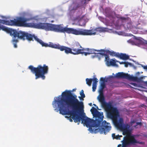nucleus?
Returning a JSON list of instances; mask_svg holds the SVG:
<instances>
[{
    "mask_svg": "<svg viewBox=\"0 0 147 147\" xmlns=\"http://www.w3.org/2000/svg\"><path fill=\"white\" fill-rule=\"evenodd\" d=\"M15 30L12 29L11 30V31L12 32L11 33V32H8L7 33L10 34V35L12 36H13V39L12 40V42L13 43V44L14 47L15 48H16L17 47V45H16V43L17 42H18V39L19 38H18V36H14V34L13 33V31Z\"/></svg>",
    "mask_w": 147,
    "mask_h": 147,
    "instance_id": "nucleus-16",
    "label": "nucleus"
},
{
    "mask_svg": "<svg viewBox=\"0 0 147 147\" xmlns=\"http://www.w3.org/2000/svg\"><path fill=\"white\" fill-rule=\"evenodd\" d=\"M105 61H106V64H107V63H108V61L109 62V56L107 54L105 56Z\"/></svg>",
    "mask_w": 147,
    "mask_h": 147,
    "instance_id": "nucleus-27",
    "label": "nucleus"
},
{
    "mask_svg": "<svg viewBox=\"0 0 147 147\" xmlns=\"http://www.w3.org/2000/svg\"><path fill=\"white\" fill-rule=\"evenodd\" d=\"M104 89L99 88V92L100 94V95L103 94V90Z\"/></svg>",
    "mask_w": 147,
    "mask_h": 147,
    "instance_id": "nucleus-34",
    "label": "nucleus"
},
{
    "mask_svg": "<svg viewBox=\"0 0 147 147\" xmlns=\"http://www.w3.org/2000/svg\"><path fill=\"white\" fill-rule=\"evenodd\" d=\"M117 57L120 58L121 57V54H119V53H115V56Z\"/></svg>",
    "mask_w": 147,
    "mask_h": 147,
    "instance_id": "nucleus-35",
    "label": "nucleus"
},
{
    "mask_svg": "<svg viewBox=\"0 0 147 147\" xmlns=\"http://www.w3.org/2000/svg\"><path fill=\"white\" fill-rule=\"evenodd\" d=\"M124 66L125 67H127L128 65H131V63H129L128 62H125V63L124 64Z\"/></svg>",
    "mask_w": 147,
    "mask_h": 147,
    "instance_id": "nucleus-32",
    "label": "nucleus"
},
{
    "mask_svg": "<svg viewBox=\"0 0 147 147\" xmlns=\"http://www.w3.org/2000/svg\"><path fill=\"white\" fill-rule=\"evenodd\" d=\"M124 26L125 28L128 29H131L133 28L131 22L125 24Z\"/></svg>",
    "mask_w": 147,
    "mask_h": 147,
    "instance_id": "nucleus-18",
    "label": "nucleus"
},
{
    "mask_svg": "<svg viewBox=\"0 0 147 147\" xmlns=\"http://www.w3.org/2000/svg\"><path fill=\"white\" fill-rule=\"evenodd\" d=\"M100 83H105V82H107V80H105V79L101 77L100 78Z\"/></svg>",
    "mask_w": 147,
    "mask_h": 147,
    "instance_id": "nucleus-28",
    "label": "nucleus"
},
{
    "mask_svg": "<svg viewBox=\"0 0 147 147\" xmlns=\"http://www.w3.org/2000/svg\"><path fill=\"white\" fill-rule=\"evenodd\" d=\"M144 84L147 86V81L145 82Z\"/></svg>",
    "mask_w": 147,
    "mask_h": 147,
    "instance_id": "nucleus-44",
    "label": "nucleus"
},
{
    "mask_svg": "<svg viewBox=\"0 0 147 147\" xmlns=\"http://www.w3.org/2000/svg\"><path fill=\"white\" fill-rule=\"evenodd\" d=\"M80 94L81 96H79L78 98L81 100H84L83 98L85 97V96L84 93V90H81Z\"/></svg>",
    "mask_w": 147,
    "mask_h": 147,
    "instance_id": "nucleus-21",
    "label": "nucleus"
},
{
    "mask_svg": "<svg viewBox=\"0 0 147 147\" xmlns=\"http://www.w3.org/2000/svg\"><path fill=\"white\" fill-rule=\"evenodd\" d=\"M75 90H75V89H73L72 90V91H75Z\"/></svg>",
    "mask_w": 147,
    "mask_h": 147,
    "instance_id": "nucleus-47",
    "label": "nucleus"
},
{
    "mask_svg": "<svg viewBox=\"0 0 147 147\" xmlns=\"http://www.w3.org/2000/svg\"><path fill=\"white\" fill-rule=\"evenodd\" d=\"M89 105H90V106H92V103H90L89 104Z\"/></svg>",
    "mask_w": 147,
    "mask_h": 147,
    "instance_id": "nucleus-45",
    "label": "nucleus"
},
{
    "mask_svg": "<svg viewBox=\"0 0 147 147\" xmlns=\"http://www.w3.org/2000/svg\"><path fill=\"white\" fill-rule=\"evenodd\" d=\"M120 19L123 21H126L127 20V18L125 17H121L120 18Z\"/></svg>",
    "mask_w": 147,
    "mask_h": 147,
    "instance_id": "nucleus-38",
    "label": "nucleus"
},
{
    "mask_svg": "<svg viewBox=\"0 0 147 147\" xmlns=\"http://www.w3.org/2000/svg\"><path fill=\"white\" fill-rule=\"evenodd\" d=\"M69 96L63 100L66 105L72 108L73 112H67L65 110H62L60 112L63 114H70L72 115V119L75 123L80 122L83 123L87 127H89V131L92 133L96 134L98 132L100 134L108 132L111 129V127L110 124L105 121L102 122L101 127L96 128L98 127L95 123L94 120L90 119L87 117L82 114H78L83 111L84 106L83 103L79 101L77 98V96L69 95Z\"/></svg>",
    "mask_w": 147,
    "mask_h": 147,
    "instance_id": "nucleus-1",
    "label": "nucleus"
},
{
    "mask_svg": "<svg viewBox=\"0 0 147 147\" xmlns=\"http://www.w3.org/2000/svg\"><path fill=\"white\" fill-rule=\"evenodd\" d=\"M69 95L72 96H76V95H73L71 93V91L70 90H65V91L63 92L61 94V97L59 100H54L52 103L53 107L56 108L58 107L59 108V111L60 113L62 115H70L69 117H66L69 118V121L72 122L73 121L72 118V115L70 114H63L60 112L61 110H65L67 112H73V110L72 108L71 107H68L66 105L65 102H64L63 100L69 97Z\"/></svg>",
    "mask_w": 147,
    "mask_h": 147,
    "instance_id": "nucleus-4",
    "label": "nucleus"
},
{
    "mask_svg": "<svg viewBox=\"0 0 147 147\" xmlns=\"http://www.w3.org/2000/svg\"><path fill=\"white\" fill-rule=\"evenodd\" d=\"M98 98L99 101L101 103L102 107L106 112L107 117L109 118L115 117L118 113V111L116 107H113L112 102L111 101L108 102H105L103 94L100 95Z\"/></svg>",
    "mask_w": 147,
    "mask_h": 147,
    "instance_id": "nucleus-5",
    "label": "nucleus"
},
{
    "mask_svg": "<svg viewBox=\"0 0 147 147\" xmlns=\"http://www.w3.org/2000/svg\"><path fill=\"white\" fill-rule=\"evenodd\" d=\"M72 48L77 49H82V48H83L82 47L80 43L78 42H76L74 43L72 45Z\"/></svg>",
    "mask_w": 147,
    "mask_h": 147,
    "instance_id": "nucleus-19",
    "label": "nucleus"
},
{
    "mask_svg": "<svg viewBox=\"0 0 147 147\" xmlns=\"http://www.w3.org/2000/svg\"><path fill=\"white\" fill-rule=\"evenodd\" d=\"M137 143L136 140L133 136H129V137H124L123 140L122 147H127L131 144Z\"/></svg>",
    "mask_w": 147,
    "mask_h": 147,
    "instance_id": "nucleus-11",
    "label": "nucleus"
},
{
    "mask_svg": "<svg viewBox=\"0 0 147 147\" xmlns=\"http://www.w3.org/2000/svg\"><path fill=\"white\" fill-rule=\"evenodd\" d=\"M39 43L41 45L42 47H49L52 48L59 49L61 51H63V46H61L59 44H53L52 42H50L49 44L44 43L43 41L40 40Z\"/></svg>",
    "mask_w": 147,
    "mask_h": 147,
    "instance_id": "nucleus-12",
    "label": "nucleus"
},
{
    "mask_svg": "<svg viewBox=\"0 0 147 147\" xmlns=\"http://www.w3.org/2000/svg\"><path fill=\"white\" fill-rule=\"evenodd\" d=\"M129 56L126 55V54L121 53L120 59L126 60L129 59Z\"/></svg>",
    "mask_w": 147,
    "mask_h": 147,
    "instance_id": "nucleus-20",
    "label": "nucleus"
},
{
    "mask_svg": "<svg viewBox=\"0 0 147 147\" xmlns=\"http://www.w3.org/2000/svg\"><path fill=\"white\" fill-rule=\"evenodd\" d=\"M97 87V85H92V91L94 92L95 91Z\"/></svg>",
    "mask_w": 147,
    "mask_h": 147,
    "instance_id": "nucleus-33",
    "label": "nucleus"
},
{
    "mask_svg": "<svg viewBox=\"0 0 147 147\" xmlns=\"http://www.w3.org/2000/svg\"><path fill=\"white\" fill-rule=\"evenodd\" d=\"M32 18H27L23 17H18L16 20H9V26H18L34 28L41 29L47 30L49 23H39L36 24L33 23H27L26 22L32 20Z\"/></svg>",
    "mask_w": 147,
    "mask_h": 147,
    "instance_id": "nucleus-2",
    "label": "nucleus"
},
{
    "mask_svg": "<svg viewBox=\"0 0 147 147\" xmlns=\"http://www.w3.org/2000/svg\"><path fill=\"white\" fill-rule=\"evenodd\" d=\"M122 136H119V135L116 136L115 137V139L117 140H120V137H122Z\"/></svg>",
    "mask_w": 147,
    "mask_h": 147,
    "instance_id": "nucleus-37",
    "label": "nucleus"
},
{
    "mask_svg": "<svg viewBox=\"0 0 147 147\" xmlns=\"http://www.w3.org/2000/svg\"><path fill=\"white\" fill-rule=\"evenodd\" d=\"M97 52H100L99 53H98V54H99L105 56V55L107 54V50L105 51L104 49H101L100 50H97Z\"/></svg>",
    "mask_w": 147,
    "mask_h": 147,
    "instance_id": "nucleus-22",
    "label": "nucleus"
},
{
    "mask_svg": "<svg viewBox=\"0 0 147 147\" xmlns=\"http://www.w3.org/2000/svg\"><path fill=\"white\" fill-rule=\"evenodd\" d=\"M1 24L9 25V20H5L0 19V30H2L3 31H6L7 33L8 32H12L11 30L12 29L7 28Z\"/></svg>",
    "mask_w": 147,
    "mask_h": 147,
    "instance_id": "nucleus-14",
    "label": "nucleus"
},
{
    "mask_svg": "<svg viewBox=\"0 0 147 147\" xmlns=\"http://www.w3.org/2000/svg\"><path fill=\"white\" fill-rule=\"evenodd\" d=\"M117 62L119 63L120 64H124V63H125V62H120V61H116Z\"/></svg>",
    "mask_w": 147,
    "mask_h": 147,
    "instance_id": "nucleus-41",
    "label": "nucleus"
},
{
    "mask_svg": "<svg viewBox=\"0 0 147 147\" xmlns=\"http://www.w3.org/2000/svg\"><path fill=\"white\" fill-rule=\"evenodd\" d=\"M90 111L93 117L96 118L94 121L96 124L97 127H101L100 125L104 118L103 113H100L93 107H92V109H90Z\"/></svg>",
    "mask_w": 147,
    "mask_h": 147,
    "instance_id": "nucleus-9",
    "label": "nucleus"
},
{
    "mask_svg": "<svg viewBox=\"0 0 147 147\" xmlns=\"http://www.w3.org/2000/svg\"><path fill=\"white\" fill-rule=\"evenodd\" d=\"M112 136L113 139H115L116 136H115V134H113L112 135Z\"/></svg>",
    "mask_w": 147,
    "mask_h": 147,
    "instance_id": "nucleus-40",
    "label": "nucleus"
},
{
    "mask_svg": "<svg viewBox=\"0 0 147 147\" xmlns=\"http://www.w3.org/2000/svg\"><path fill=\"white\" fill-rule=\"evenodd\" d=\"M13 33L14 34V36H18V38L23 40L26 39L28 41H33L34 38L38 43L40 39H39L37 36L34 34H32L25 32L19 31H17L16 30L13 31Z\"/></svg>",
    "mask_w": 147,
    "mask_h": 147,
    "instance_id": "nucleus-8",
    "label": "nucleus"
},
{
    "mask_svg": "<svg viewBox=\"0 0 147 147\" xmlns=\"http://www.w3.org/2000/svg\"><path fill=\"white\" fill-rule=\"evenodd\" d=\"M97 50L94 49L84 48H83V54L86 56L88 55L92 54H96L95 51H97Z\"/></svg>",
    "mask_w": 147,
    "mask_h": 147,
    "instance_id": "nucleus-15",
    "label": "nucleus"
},
{
    "mask_svg": "<svg viewBox=\"0 0 147 147\" xmlns=\"http://www.w3.org/2000/svg\"><path fill=\"white\" fill-rule=\"evenodd\" d=\"M114 78V77L113 76H111L107 78V81H111Z\"/></svg>",
    "mask_w": 147,
    "mask_h": 147,
    "instance_id": "nucleus-31",
    "label": "nucleus"
},
{
    "mask_svg": "<svg viewBox=\"0 0 147 147\" xmlns=\"http://www.w3.org/2000/svg\"><path fill=\"white\" fill-rule=\"evenodd\" d=\"M93 105L94 106H96V105L95 104H93Z\"/></svg>",
    "mask_w": 147,
    "mask_h": 147,
    "instance_id": "nucleus-48",
    "label": "nucleus"
},
{
    "mask_svg": "<svg viewBox=\"0 0 147 147\" xmlns=\"http://www.w3.org/2000/svg\"><path fill=\"white\" fill-rule=\"evenodd\" d=\"M116 77L118 78H125L134 81H136L138 79L137 77L131 76L127 74L124 73L123 72L118 73L116 74Z\"/></svg>",
    "mask_w": 147,
    "mask_h": 147,
    "instance_id": "nucleus-13",
    "label": "nucleus"
},
{
    "mask_svg": "<svg viewBox=\"0 0 147 147\" xmlns=\"http://www.w3.org/2000/svg\"><path fill=\"white\" fill-rule=\"evenodd\" d=\"M93 83L92 85H97V83L98 82V79L96 78H95L92 79Z\"/></svg>",
    "mask_w": 147,
    "mask_h": 147,
    "instance_id": "nucleus-25",
    "label": "nucleus"
},
{
    "mask_svg": "<svg viewBox=\"0 0 147 147\" xmlns=\"http://www.w3.org/2000/svg\"><path fill=\"white\" fill-rule=\"evenodd\" d=\"M143 68L144 69H146L147 70V66H143Z\"/></svg>",
    "mask_w": 147,
    "mask_h": 147,
    "instance_id": "nucleus-42",
    "label": "nucleus"
},
{
    "mask_svg": "<svg viewBox=\"0 0 147 147\" xmlns=\"http://www.w3.org/2000/svg\"><path fill=\"white\" fill-rule=\"evenodd\" d=\"M121 146V145L120 144H119L118 145L117 147H120V146Z\"/></svg>",
    "mask_w": 147,
    "mask_h": 147,
    "instance_id": "nucleus-46",
    "label": "nucleus"
},
{
    "mask_svg": "<svg viewBox=\"0 0 147 147\" xmlns=\"http://www.w3.org/2000/svg\"><path fill=\"white\" fill-rule=\"evenodd\" d=\"M28 68L32 73L35 74L36 79L41 78L42 79L44 80L45 78V75L48 73V66L45 64H44L43 66L40 65H38L36 67L30 65Z\"/></svg>",
    "mask_w": 147,
    "mask_h": 147,
    "instance_id": "nucleus-6",
    "label": "nucleus"
},
{
    "mask_svg": "<svg viewBox=\"0 0 147 147\" xmlns=\"http://www.w3.org/2000/svg\"><path fill=\"white\" fill-rule=\"evenodd\" d=\"M86 84L89 86H90L91 85L92 82V79L86 78Z\"/></svg>",
    "mask_w": 147,
    "mask_h": 147,
    "instance_id": "nucleus-23",
    "label": "nucleus"
},
{
    "mask_svg": "<svg viewBox=\"0 0 147 147\" xmlns=\"http://www.w3.org/2000/svg\"><path fill=\"white\" fill-rule=\"evenodd\" d=\"M116 61L115 59H111L109 62L108 61V63H107L106 65L108 66L111 65L118 66V65L116 64Z\"/></svg>",
    "mask_w": 147,
    "mask_h": 147,
    "instance_id": "nucleus-17",
    "label": "nucleus"
},
{
    "mask_svg": "<svg viewBox=\"0 0 147 147\" xmlns=\"http://www.w3.org/2000/svg\"><path fill=\"white\" fill-rule=\"evenodd\" d=\"M140 42L142 45H144L147 44V41L143 39V40H140Z\"/></svg>",
    "mask_w": 147,
    "mask_h": 147,
    "instance_id": "nucleus-30",
    "label": "nucleus"
},
{
    "mask_svg": "<svg viewBox=\"0 0 147 147\" xmlns=\"http://www.w3.org/2000/svg\"><path fill=\"white\" fill-rule=\"evenodd\" d=\"M119 115L118 111V113L116 115L115 117L110 118L113 119V123L115 126L122 131L123 135H127L129 133V126L128 125H124L122 118H120L119 120H117V117Z\"/></svg>",
    "mask_w": 147,
    "mask_h": 147,
    "instance_id": "nucleus-7",
    "label": "nucleus"
},
{
    "mask_svg": "<svg viewBox=\"0 0 147 147\" xmlns=\"http://www.w3.org/2000/svg\"><path fill=\"white\" fill-rule=\"evenodd\" d=\"M130 84L131 85H132L135 86H137V84H136V83H130Z\"/></svg>",
    "mask_w": 147,
    "mask_h": 147,
    "instance_id": "nucleus-39",
    "label": "nucleus"
},
{
    "mask_svg": "<svg viewBox=\"0 0 147 147\" xmlns=\"http://www.w3.org/2000/svg\"><path fill=\"white\" fill-rule=\"evenodd\" d=\"M115 53L114 51H111L109 50H107V53L109 54L111 56H115Z\"/></svg>",
    "mask_w": 147,
    "mask_h": 147,
    "instance_id": "nucleus-24",
    "label": "nucleus"
},
{
    "mask_svg": "<svg viewBox=\"0 0 147 147\" xmlns=\"http://www.w3.org/2000/svg\"><path fill=\"white\" fill-rule=\"evenodd\" d=\"M135 123V121H131V124H134V123Z\"/></svg>",
    "mask_w": 147,
    "mask_h": 147,
    "instance_id": "nucleus-43",
    "label": "nucleus"
},
{
    "mask_svg": "<svg viewBox=\"0 0 147 147\" xmlns=\"http://www.w3.org/2000/svg\"><path fill=\"white\" fill-rule=\"evenodd\" d=\"M142 125V123L140 122H136V125L134 126V127L136 128H137L136 126L138 125H139L140 126H141Z\"/></svg>",
    "mask_w": 147,
    "mask_h": 147,
    "instance_id": "nucleus-36",
    "label": "nucleus"
},
{
    "mask_svg": "<svg viewBox=\"0 0 147 147\" xmlns=\"http://www.w3.org/2000/svg\"><path fill=\"white\" fill-rule=\"evenodd\" d=\"M95 30L96 31L99 32H103L105 31L104 28H103L99 27L95 29Z\"/></svg>",
    "mask_w": 147,
    "mask_h": 147,
    "instance_id": "nucleus-26",
    "label": "nucleus"
},
{
    "mask_svg": "<svg viewBox=\"0 0 147 147\" xmlns=\"http://www.w3.org/2000/svg\"><path fill=\"white\" fill-rule=\"evenodd\" d=\"M66 54H71L74 55H77L80 54H83V48L82 49H77L70 48L66 46H63V51Z\"/></svg>",
    "mask_w": 147,
    "mask_h": 147,
    "instance_id": "nucleus-10",
    "label": "nucleus"
},
{
    "mask_svg": "<svg viewBox=\"0 0 147 147\" xmlns=\"http://www.w3.org/2000/svg\"><path fill=\"white\" fill-rule=\"evenodd\" d=\"M106 87L105 83H100V88L104 89Z\"/></svg>",
    "mask_w": 147,
    "mask_h": 147,
    "instance_id": "nucleus-29",
    "label": "nucleus"
},
{
    "mask_svg": "<svg viewBox=\"0 0 147 147\" xmlns=\"http://www.w3.org/2000/svg\"><path fill=\"white\" fill-rule=\"evenodd\" d=\"M53 31L60 32H66L68 33H71L76 35H95V32H93L92 30H86L80 29L78 30L72 28H69L66 27L63 28L60 25H54L49 24L47 31Z\"/></svg>",
    "mask_w": 147,
    "mask_h": 147,
    "instance_id": "nucleus-3",
    "label": "nucleus"
}]
</instances>
